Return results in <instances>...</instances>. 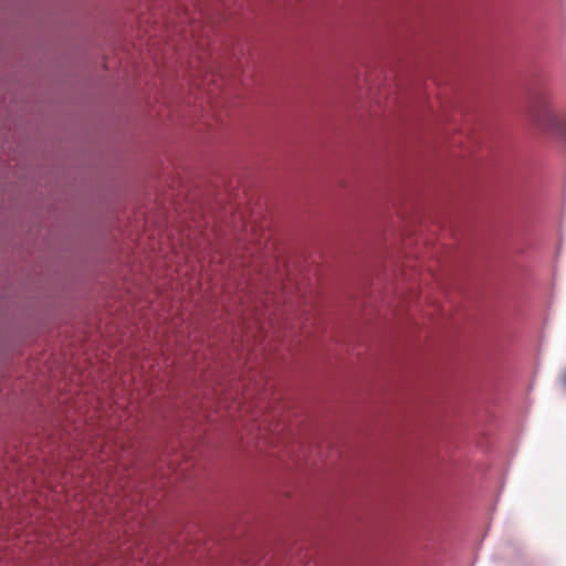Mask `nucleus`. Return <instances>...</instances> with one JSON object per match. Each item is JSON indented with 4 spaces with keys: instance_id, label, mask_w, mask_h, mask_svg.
Returning a JSON list of instances; mask_svg holds the SVG:
<instances>
[{
    "instance_id": "obj_2",
    "label": "nucleus",
    "mask_w": 566,
    "mask_h": 566,
    "mask_svg": "<svg viewBox=\"0 0 566 566\" xmlns=\"http://www.w3.org/2000/svg\"><path fill=\"white\" fill-rule=\"evenodd\" d=\"M564 385L566 386V373H565V377H564Z\"/></svg>"
},
{
    "instance_id": "obj_1",
    "label": "nucleus",
    "mask_w": 566,
    "mask_h": 566,
    "mask_svg": "<svg viewBox=\"0 0 566 566\" xmlns=\"http://www.w3.org/2000/svg\"><path fill=\"white\" fill-rule=\"evenodd\" d=\"M532 117L542 127L566 139V114L554 112L546 102L542 101L532 111Z\"/></svg>"
}]
</instances>
